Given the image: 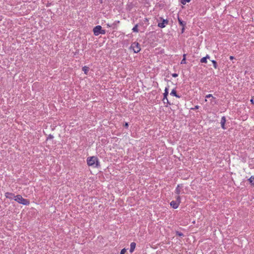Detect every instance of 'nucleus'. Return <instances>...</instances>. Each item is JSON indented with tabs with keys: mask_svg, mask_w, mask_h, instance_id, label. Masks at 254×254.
I'll list each match as a JSON object with an SVG mask.
<instances>
[{
	"mask_svg": "<svg viewBox=\"0 0 254 254\" xmlns=\"http://www.w3.org/2000/svg\"><path fill=\"white\" fill-rule=\"evenodd\" d=\"M82 70L84 72L85 74H87V72L89 70V67L87 66H84L82 68Z\"/></svg>",
	"mask_w": 254,
	"mask_h": 254,
	"instance_id": "nucleus-15",
	"label": "nucleus"
},
{
	"mask_svg": "<svg viewBox=\"0 0 254 254\" xmlns=\"http://www.w3.org/2000/svg\"><path fill=\"white\" fill-rule=\"evenodd\" d=\"M132 31L133 32H138V25L137 24L135 25L133 28H132Z\"/></svg>",
	"mask_w": 254,
	"mask_h": 254,
	"instance_id": "nucleus-16",
	"label": "nucleus"
},
{
	"mask_svg": "<svg viewBox=\"0 0 254 254\" xmlns=\"http://www.w3.org/2000/svg\"><path fill=\"white\" fill-rule=\"evenodd\" d=\"M170 95H173V96H176V97H178V98H180V96H179L177 94L176 91L175 89H173L172 90V91H171V92L170 93Z\"/></svg>",
	"mask_w": 254,
	"mask_h": 254,
	"instance_id": "nucleus-13",
	"label": "nucleus"
},
{
	"mask_svg": "<svg viewBox=\"0 0 254 254\" xmlns=\"http://www.w3.org/2000/svg\"><path fill=\"white\" fill-rule=\"evenodd\" d=\"M93 32L95 35L98 36L99 34H105L106 31L105 30H103L101 26L98 25L94 28Z\"/></svg>",
	"mask_w": 254,
	"mask_h": 254,
	"instance_id": "nucleus-3",
	"label": "nucleus"
},
{
	"mask_svg": "<svg viewBox=\"0 0 254 254\" xmlns=\"http://www.w3.org/2000/svg\"><path fill=\"white\" fill-rule=\"evenodd\" d=\"M176 234L179 236H183L184 235L182 232L179 231L176 232Z\"/></svg>",
	"mask_w": 254,
	"mask_h": 254,
	"instance_id": "nucleus-22",
	"label": "nucleus"
},
{
	"mask_svg": "<svg viewBox=\"0 0 254 254\" xmlns=\"http://www.w3.org/2000/svg\"><path fill=\"white\" fill-rule=\"evenodd\" d=\"M212 64H213L214 67L215 68H217V62L215 61H214V60H212Z\"/></svg>",
	"mask_w": 254,
	"mask_h": 254,
	"instance_id": "nucleus-17",
	"label": "nucleus"
},
{
	"mask_svg": "<svg viewBox=\"0 0 254 254\" xmlns=\"http://www.w3.org/2000/svg\"><path fill=\"white\" fill-rule=\"evenodd\" d=\"M210 97H212V99H215V98H214V97H213L212 96V94H208V95H207L205 96V98H210Z\"/></svg>",
	"mask_w": 254,
	"mask_h": 254,
	"instance_id": "nucleus-21",
	"label": "nucleus"
},
{
	"mask_svg": "<svg viewBox=\"0 0 254 254\" xmlns=\"http://www.w3.org/2000/svg\"><path fill=\"white\" fill-rule=\"evenodd\" d=\"M87 163L89 166H92L93 168H98L100 166L98 158L95 156L88 157Z\"/></svg>",
	"mask_w": 254,
	"mask_h": 254,
	"instance_id": "nucleus-1",
	"label": "nucleus"
},
{
	"mask_svg": "<svg viewBox=\"0 0 254 254\" xmlns=\"http://www.w3.org/2000/svg\"><path fill=\"white\" fill-rule=\"evenodd\" d=\"M5 196L6 198H9V199H13L15 198V195L14 193H11V192H6L5 194Z\"/></svg>",
	"mask_w": 254,
	"mask_h": 254,
	"instance_id": "nucleus-7",
	"label": "nucleus"
},
{
	"mask_svg": "<svg viewBox=\"0 0 254 254\" xmlns=\"http://www.w3.org/2000/svg\"><path fill=\"white\" fill-rule=\"evenodd\" d=\"M168 94V88L166 87L165 88V92L163 94L164 98H163V102H164V104L166 103V102H165V98H167Z\"/></svg>",
	"mask_w": 254,
	"mask_h": 254,
	"instance_id": "nucleus-10",
	"label": "nucleus"
},
{
	"mask_svg": "<svg viewBox=\"0 0 254 254\" xmlns=\"http://www.w3.org/2000/svg\"><path fill=\"white\" fill-rule=\"evenodd\" d=\"M234 59V57H233V56H230V60H233Z\"/></svg>",
	"mask_w": 254,
	"mask_h": 254,
	"instance_id": "nucleus-29",
	"label": "nucleus"
},
{
	"mask_svg": "<svg viewBox=\"0 0 254 254\" xmlns=\"http://www.w3.org/2000/svg\"><path fill=\"white\" fill-rule=\"evenodd\" d=\"M135 246H136V244L134 242H132L130 244V250H129L130 253H132L134 251Z\"/></svg>",
	"mask_w": 254,
	"mask_h": 254,
	"instance_id": "nucleus-9",
	"label": "nucleus"
},
{
	"mask_svg": "<svg viewBox=\"0 0 254 254\" xmlns=\"http://www.w3.org/2000/svg\"><path fill=\"white\" fill-rule=\"evenodd\" d=\"M128 124H127V123H126L125 124V126L126 127H128Z\"/></svg>",
	"mask_w": 254,
	"mask_h": 254,
	"instance_id": "nucleus-30",
	"label": "nucleus"
},
{
	"mask_svg": "<svg viewBox=\"0 0 254 254\" xmlns=\"http://www.w3.org/2000/svg\"><path fill=\"white\" fill-rule=\"evenodd\" d=\"M195 109H198V106H196L195 107Z\"/></svg>",
	"mask_w": 254,
	"mask_h": 254,
	"instance_id": "nucleus-32",
	"label": "nucleus"
},
{
	"mask_svg": "<svg viewBox=\"0 0 254 254\" xmlns=\"http://www.w3.org/2000/svg\"><path fill=\"white\" fill-rule=\"evenodd\" d=\"M251 102H252V103L254 104V100L253 99H251Z\"/></svg>",
	"mask_w": 254,
	"mask_h": 254,
	"instance_id": "nucleus-31",
	"label": "nucleus"
},
{
	"mask_svg": "<svg viewBox=\"0 0 254 254\" xmlns=\"http://www.w3.org/2000/svg\"><path fill=\"white\" fill-rule=\"evenodd\" d=\"M184 30H185V28H184V27H183V28H182V33H183V32H184Z\"/></svg>",
	"mask_w": 254,
	"mask_h": 254,
	"instance_id": "nucleus-28",
	"label": "nucleus"
},
{
	"mask_svg": "<svg viewBox=\"0 0 254 254\" xmlns=\"http://www.w3.org/2000/svg\"><path fill=\"white\" fill-rule=\"evenodd\" d=\"M200 62L202 63H207V60L206 59V58L203 57L200 60Z\"/></svg>",
	"mask_w": 254,
	"mask_h": 254,
	"instance_id": "nucleus-18",
	"label": "nucleus"
},
{
	"mask_svg": "<svg viewBox=\"0 0 254 254\" xmlns=\"http://www.w3.org/2000/svg\"><path fill=\"white\" fill-rule=\"evenodd\" d=\"M249 181L250 183L252 185L254 186V175L252 176L249 179Z\"/></svg>",
	"mask_w": 254,
	"mask_h": 254,
	"instance_id": "nucleus-14",
	"label": "nucleus"
},
{
	"mask_svg": "<svg viewBox=\"0 0 254 254\" xmlns=\"http://www.w3.org/2000/svg\"><path fill=\"white\" fill-rule=\"evenodd\" d=\"M49 138H53V136L52 135H50L48 137Z\"/></svg>",
	"mask_w": 254,
	"mask_h": 254,
	"instance_id": "nucleus-27",
	"label": "nucleus"
},
{
	"mask_svg": "<svg viewBox=\"0 0 254 254\" xmlns=\"http://www.w3.org/2000/svg\"><path fill=\"white\" fill-rule=\"evenodd\" d=\"M205 58H206V59L207 60V59H210V57L209 55H207L206 56V57H205Z\"/></svg>",
	"mask_w": 254,
	"mask_h": 254,
	"instance_id": "nucleus-26",
	"label": "nucleus"
},
{
	"mask_svg": "<svg viewBox=\"0 0 254 254\" xmlns=\"http://www.w3.org/2000/svg\"><path fill=\"white\" fill-rule=\"evenodd\" d=\"M213 99H212V98L211 99V101H212V102L213 101Z\"/></svg>",
	"mask_w": 254,
	"mask_h": 254,
	"instance_id": "nucleus-33",
	"label": "nucleus"
},
{
	"mask_svg": "<svg viewBox=\"0 0 254 254\" xmlns=\"http://www.w3.org/2000/svg\"><path fill=\"white\" fill-rule=\"evenodd\" d=\"M14 200L19 203L23 205H28L29 204V201L28 199H25L22 197L20 195H17L15 196Z\"/></svg>",
	"mask_w": 254,
	"mask_h": 254,
	"instance_id": "nucleus-2",
	"label": "nucleus"
},
{
	"mask_svg": "<svg viewBox=\"0 0 254 254\" xmlns=\"http://www.w3.org/2000/svg\"><path fill=\"white\" fill-rule=\"evenodd\" d=\"M190 0H181V2L183 4H186L187 2H189Z\"/></svg>",
	"mask_w": 254,
	"mask_h": 254,
	"instance_id": "nucleus-19",
	"label": "nucleus"
},
{
	"mask_svg": "<svg viewBox=\"0 0 254 254\" xmlns=\"http://www.w3.org/2000/svg\"><path fill=\"white\" fill-rule=\"evenodd\" d=\"M126 252V250L125 249H123L122 250V251L121 252V254H125Z\"/></svg>",
	"mask_w": 254,
	"mask_h": 254,
	"instance_id": "nucleus-23",
	"label": "nucleus"
},
{
	"mask_svg": "<svg viewBox=\"0 0 254 254\" xmlns=\"http://www.w3.org/2000/svg\"><path fill=\"white\" fill-rule=\"evenodd\" d=\"M131 48L135 53H137L140 51V45L137 42L133 43L131 45Z\"/></svg>",
	"mask_w": 254,
	"mask_h": 254,
	"instance_id": "nucleus-4",
	"label": "nucleus"
},
{
	"mask_svg": "<svg viewBox=\"0 0 254 254\" xmlns=\"http://www.w3.org/2000/svg\"><path fill=\"white\" fill-rule=\"evenodd\" d=\"M185 56H186V55H184V58H183V59L181 61V64H185L186 63Z\"/></svg>",
	"mask_w": 254,
	"mask_h": 254,
	"instance_id": "nucleus-20",
	"label": "nucleus"
},
{
	"mask_svg": "<svg viewBox=\"0 0 254 254\" xmlns=\"http://www.w3.org/2000/svg\"><path fill=\"white\" fill-rule=\"evenodd\" d=\"M178 21H179L180 25H181L182 27H185V26L186 24V23L185 22L183 21V20H182L180 19V18L179 17V16H178Z\"/></svg>",
	"mask_w": 254,
	"mask_h": 254,
	"instance_id": "nucleus-12",
	"label": "nucleus"
},
{
	"mask_svg": "<svg viewBox=\"0 0 254 254\" xmlns=\"http://www.w3.org/2000/svg\"><path fill=\"white\" fill-rule=\"evenodd\" d=\"M172 76L174 77H176L178 76V74L177 73H173L172 74Z\"/></svg>",
	"mask_w": 254,
	"mask_h": 254,
	"instance_id": "nucleus-24",
	"label": "nucleus"
},
{
	"mask_svg": "<svg viewBox=\"0 0 254 254\" xmlns=\"http://www.w3.org/2000/svg\"><path fill=\"white\" fill-rule=\"evenodd\" d=\"M165 102H166V103L170 104V103L169 102V101H168L167 98H165Z\"/></svg>",
	"mask_w": 254,
	"mask_h": 254,
	"instance_id": "nucleus-25",
	"label": "nucleus"
},
{
	"mask_svg": "<svg viewBox=\"0 0 254 254\" xmlns=\"http://www.w3.org/2000/svg\"><path fill=\"white\" fill-rule=\"evenodd\" d=\"M225 122H226V119H225V117H222L221 120V127H222L223 129H225Z\"/></svg>",
	"mask_w": 254,
	"mask_h": 254,
	"instance_id": "nucleus-8",
	"label": "nucleus"
},
{
	"mask_svg": "<svg viewBox=\"0 0 254 254\" xmlns=\"http://www.w3.org/2000/svg\"><path fill=\"white\" fill-rule=\"evenodd\" d=\"M160 18L161 20L162 21V22L159 23L158 24V26L162 28H164L166 25L168 24L169 21L167 19H163L162 17H160Z\"/></svg>",
	"mask_w": 254,
	"mask_h": 254,
	"instance_id": "nucleus-6",
	"label": "nucleus"
},
{
	"mask_svg": "<svg viewBox=\"0 0 254 254\" xmlns=\"http://www.w3.org/2000/svg\"><path fill=\"white\" fill-rule=\"evenodd\" d=\"M183 187L182 185H178L176 189V193L178 194H179L181 193V189Z\"/></svg>",
	"mask_w": 254,
	"mask_h": 254,
	"instance_id": "nucleus-11",
	"label": "nucleus"
},
{
	"mask_svg": "<svg viewBox=\"0 0 254 254\" xmlns=\"http://www.w3.org/2000/svg\"><path fill=\"white\" fill-rule=\"evenodd\" d=\"M181 198H180V196H178L177 197V200L176 201H172L170 203V205L171 206H172L173 208L176 209L177 208H178V206H179V203H180L181 202V200H180Z\"/></svg>",
	"mask_w": 254,
	"mask_h": 254,
	"instance_id": "nucleus-5",
	"label": "nucleus"
}]
</instances>
